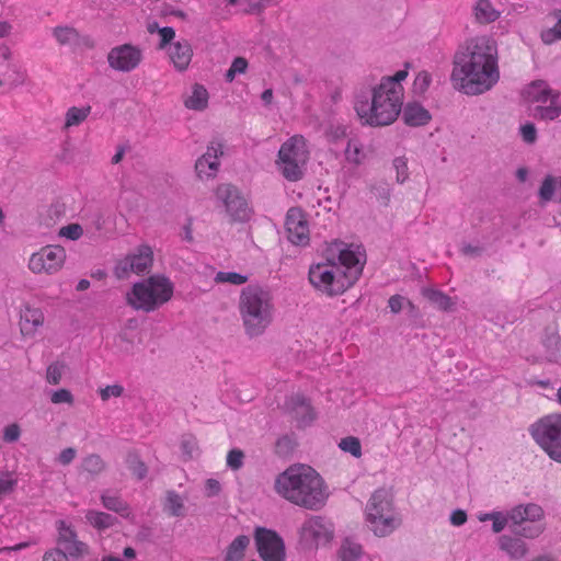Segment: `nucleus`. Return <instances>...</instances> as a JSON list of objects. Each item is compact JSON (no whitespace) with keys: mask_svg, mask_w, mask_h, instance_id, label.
<instances>
[{"mask_svg":"<svg viewBox=\"0 0 561 561\" xmlns=\"http://www.w3.org/2000/svg\"><path fill=\"white\" fill-rule=\"evenodd\" d=\"M98 393L103 402H107L113 398H121L125 393V388L121 383H113L99 388Z\"/></svg>","mask_w":561,"mask_h":561,"instance_id":"obj_46","label":"nucleus"},{"mask_svg":"<svg viewBox=\"0 0 561 561\" xmlns=\"http://www.w3.org/2000/svg\"><path fill=\"white\" fill-rule=\"evenodd\" d=\"M102 504L110 511L116 512L124 517H128L130 514L128 505L116 495H102Z\"/></svg>","mask_w":561,"mask_h":561,"instance_id":"obj_40","label":"nucleus"},{"mask_svg":"<svg viewBox=\"0 0 561 561\" xmlns=\"http://www.w3.org/2000/svg\"><path fill=\"white\" fill-rule=\"evenodd\" d=\"M297 440L294 435H283L279 437L275 445V451L279 455H287L295 451Z\"/></svg>","mask_w":561,"mask_h":561,"instance_id":"obj_48","label":"nucleus"},{"mask_svg":"<svg viewBox=\"0 0 561 561\" xmlns=\"http://www.w3.org/2000/svg\"><path fill=\"white\" fill-rule=\"evenodd\" d=\"M363 553L362 545L352 538H345L337 552L340 561H358Z\"/></svg>","mask_w":561,"mask_h":561,"instance_id":"obj_34","label":"nucleus"},{"mask_svg":"<svg viewBox=\"0 0 561 561\" xmlns=\"http://www.w3.org/2000/svg\"><path fill=\"white\" fill-rule=\"evenodd\" d=\"M215 195L225 207L227 216L234 221H245L251 216V208L247 198L231 184H220Z\"/></svg>","mask_w":561,"mask_h":561,"instance_id":"obj_11","label":"nucleus"},{"mask_svg":"<svg viewBox=\"0 0 561 561\" xmlns=\"http://www.w3.org/2000/svg\"><path fill=\"white\" fill-rule=\"evenodd\" d=\"M274 491L296 506L318 511L329 497V489L321 474L311 466L295 463L276 476Z\"/></svg>","mask_w":561,"mask_h":561,"instance_id":"obj_4","label":"nucleus"},{"mask_svg":"<svg viewBox=\"0 0 561 561\" xmlns=\"http://www.w3.org/2000/svg\"><path fill=\"white\" fill-rule=\"evenodd\" d=\"M286 231L291 243L305 245L309 242V222L302 209L293 207L287 211Z\"/></svg>","mask_w":561,"mask_h":561,"instance_id":"obj_15","label":"nucleus"},{"mask_svg":"<svg viewBox=\"0 0 561 561\" xmlns=\"http://www.w3.org/2000/svg\"><path fill=\"white\" fill-rule=\"evenodd\" d=\"M183 104L187 110L203 112L209 104V92L201 83L192 84L183 94Z\"/></svg>","mask_w":561,"mask_h":561,"instance_id":"obj_24","label":"nucleus"},{"mask_svg":"<svg viewBox=\"0 0 561 561\" xmlns=\"http://www.w3.org/2000/svg\"><path fill=\"white\" fill-rule=\"evenodd\" d=\"M365 263L362 245L333 241L324 249L321 260L310 264L308 280L323 296H341L359 279Z\"/></svg>","mask_w":561,"mask_h":561,"instance_id":"obj_2","label":"nucleus"},{"mask_svg":"<svg viewBox=\"0 0 561 561\" xmlns=\"http://www.w3.org/2000/svg\"><path fill=\"white\" fill-rule=\"evenodd\" d=\"M422 294L442 310H450L454 306L453 300L448 296L434 288H423Z\"/></svg>","mask_w":561,"mask_h":561,"instance_id":"obj_38","label":"nucleus"},{"mask_svg":"<svg viewBox=\"0 0 561 561\" xmlns=\"http://www.w3.org/2000/svg\"><path fill=\"white\" fill-rule=\"evenodd\" d=\"M393 168L396 170V180L404 183L409 178L408 160L405 157H397L393 159Z\"/></svg>","mask_w":561,"mask_h":561,"instance_id":"obj_51","label":"nucleus"},{"mask_svg":"<svg viewBox=\"0 0 561 561\" xmlns=\"http://www.w3.org/2000/svg\"><path fill=\"white\" fill-rule=\"evenodd\" d=\"M128 468L137 479H142L147 473V468L139 458H133L128 463Z\"/></svg>","mask_w":561,"mask_h":561,"instance_id":"obj_57","label":"nucleus"},{"mask_svg":"<svg viewBox=\"0 0 561 561\" xmlns=\"http://www.w3.org/2000/svg\"><path fill=\"white\" fill-rule=\"evenodd\" d=\"M42 561H69L66 552L60 549H53L47 551Z\"/></svg>","mask_w":561,"mask_h":561,"instance_id":"obj_59","label":"nucleus"},{"mask_svg":"<svg viewBox=\"0 0 561 561\" xmlns=\"http://www.w3.org/2000/svg\"><path fill=\"white\" fill-rule=\"evenodd\" d=\"M83 233V229L78 224H71L60 228L59 236L69 240H78Z\"/></svg>","mask_w":561,"mask_h":561,"instance_id":"obj_54","label":"nucleus"},{"mask_svg":"<svg viewBox=\"0 0 561 561\" xmlns=\"http://www.w3.org/2000/svg\"><path fill=\"white\" fill-rule=\"evenodd\" d=\"M500 547L512 558L519 559L527 553V547L522 539L502 536L500 538Z\"/></svg>","mask_w":561,"mask_h":561,"instance_id":"obj_35","label":"nucleus"},{"mask_svg":"<svg viewBox=\"0 0 561 561\" xmlns=\"http://www.w3.org/2000/svg\"><path fill=\"white\" fill-rule=\"evenodd\" d=\"M543 511L539 505L528 504L526 506L519 505L514 507L510 513V518L514 524H524L526 522H536L541 519Z\"/></svg>","mask_w":561,"mask_h":561,"instance_id":"obj_29","label":"nucleus"},{"mask_svg":"<svg viewBox=\"0 0 561 561\" xmlns=\"http://www.w3.org/2000/svg\"><path fill=\"white\" fill-rule=\"evenodd\" d=\"M44 323L45 314L39 307L30 304L21 307L19 327L23 336H34Z\"/></svg>","mask_w":561,"mask_h":561,"instance_id":"obj_19","label":"nucleus"},{"mask_svg":"<svg viewBox=\"0 0 561 561\" xmlns=\"http://www.w3.org/2000/svg\"><path fill=\"white\" fill-rule=\"evenodd\" d=\"M534 440L548 454L561 456V414L551 413L529 426Z\"/></svg>","mask_w":561,"mask_h":561,"instance_id":"obj_8","label":"nucleus"},{"mask_svg":"<svg viewBox=\"0 0 561 561\" xmlns=\"http://www.w3.org/2000/svg\"><path fill=\"white\" fill-rule=\"evenodd\" d=\"M500 80L499 48L490 35H477L461 43L453 58L450 81L466 95L490 91Z\"/></svg>","mask_w":561,"mask_h":561,"instance_id":"obj_1","label":"nucleus"},{"mask_svg":"<svg viewBox=\"0 0 561 561\" xmlns=\"http://www.w3.org/2000/svg\"><path fill=\"white\" fill-rule=\"evenodd\" d=\"M286 410L299 426H307L316 419L310 403L302 396H294L286 402Z\"/></svg>","mask_w":561,"mask_h":561,"instance_id":"obj_20","label":"nucleus"},{"mask_svg":"<svg viewBox=\"0 0 561 561\" xmlns=\"http://www.w3.org/2000/svg\"><path fill=\"white\" fill-rule=\"evenodd\" d=\"M174 285L170 278L156 274L133 285L127 304L137 311L151 312L171 300Z\"/></svg>","mask_w":561,"mask_h":561,"instance_id":"obj_6","label":"nucleus"},{"mask_svg":"<svg viewBox=\"0 0 561 561\" xmlns=\"http://www.w3.org/2000/svg\"><path fill=\"white\" fill-rule=\"evenodd\" d=\"M248 69V61L243 57H237L233 59L230 68L228 69L226 73V80L228 82H231L234 80L236 76L242 75Z\"/></svg>","mask_w":561,"mask_h":561,"instance_id":"obj_50","label":"nucleus"},{"mask_svg":"<svg viewBox=\"0 0 561 561\" xmlns=\"http://www.w3.org/2000/svg\"><path fill=\"white\" fill-rule=\"evenodd\" d=\"M248 276L236 272H218L215 276L216 283H229L232 285H242L247 283Z\"/></svg>","mask_w":561,"mask_h":561,"instance_id":"obj_49","label":"nucleus"},{"mask_svg":"<svg viewBox=\"0 0 561 561\" xmlns=\"http://www.w3.org/2000/svg\"><path fill=\"white\" fill-rule=\"evenodd\" d=\"M401 113L403 122L412 127L425 126L432 119L430 111L416 101L402 105Z\"/></svg>","mask_w":561,"mask_h":561,"instance_id":"obj_25","label":"nucleus"},{"mask_svg":"<svg viewBox=\"0 0 561 561\" xmlns=\"http://www.w3.org/2000/svg\"><path fill=\"white\" fill-rule=\"evenodd\" d=\"M180 448L184 455H192L198 450L196 438L191 434H185L180 439Z\"/></svg>","mask_w":561,"mask_h":561,"instance_id":"obj_53","label":"nucleus"},{"mask_svg":"<svg viewBox=\"0 0 561 561\" xmlns=\"http://www.w3.org/2000/svg\"><path fill=\"white\" fill-rule=\"evenodd\" d=\"M250 543V538L245 535L236 537L227 547L224 557L225 561H242L245 550Z\"/></svg>","mask_w":561,"mask_h":561,"instance_id":"obj_32","label":"nucleus"},{"mask_svg":"<svg viewBox=\"0 0 561 561\" xmlns=\"http://www.w3.org/2000/svg\"><path fill=\"white\" fill-rule=\"evenodd\" d=\"M561 358V340L557 332H547L541 341L538 359L547 363H559Z\"/></svg>","mask_w":561,"mask_h":561,"instance_id":"obj_26","label":"nucleus"},{"mask_svg":"<svg viewBox=\"0 0 561 561\" xmlns=\"http://www.w3.org/2000/svg\"><path fill=\"white\" fill-rule=\"evenodd\" d=\"M339 448L341 451L345 454H350L351 456H360L362 455V445L357 437L347 436L342 438L339 442Z\"/></svg>","mask_w":561,"mask_h":561,"instance_id":"obj_45","label":"nucleus"},{"mask_svg":"<svg viewBox=\"0 0 561 561\" xmlns=\"http://www.w3.org/2000/svg\"><path fill=\"white\" fill-rule=\"evenodd\" d=\"M472 15L479 24H491L501 16V11L495 8L491 0H476L472 5Z\"/></svg>","mask_w":561,"mask_h":561,"instance_id":"obj_27","label":"nucleus"},{"mask_svg":"<svg viewBox=\"0 0 561 561\" xmlns=\"http://www.w3.org/2000/svg\"><path fill=\"white\" fill-rule=\"evenodd\" d=\"M366 520L368 527L378 537L390 535L401 523L398 516L379 515L375 504H367Z\"/></svg>","mask_w":561,"mask_h":561,"instance_id":"obj_18","label":"nucleus"},{"mask_svg":"<svg viewBox=\"0 0 561 561\" xmlns=\"http://www.w3.org/2000/svg\"><path fill=\"white\" fill-rule=\"evenodd\" d=\"M405 301V298L400 295H394L389 298V308L393 313H398L401 311L403 304Z\"/></svg>","mask_w":561,"mask_h":561,"instance_id":"obj_61","label":"nucleus"},{"mask_svg":"<svg viewBox=\"0 0 561 561\" xmlns=\"http://www.w3.org/2000/svg\"><path fill=\"white\" fill-rule=\"evenodd\" d=\"M533 115L542 121H554L561 116V93L554 91L547 103L533 108Z\"/></svg>","mask_w":561,"mask_h":561,"instance_id":"obj_28","label":"nucleus"},{"mask_svg":"<svg viewBox=\"0 0 561 561\" xmlns=\"http://www.w3.org/2000/svg\"><path fill=\"white\" fill-rule=\"evenodd\" d=\"M530 523H531V526H524L523 527L522 534L525 537L535 538V537L539 536L543 531V525L540 522V519L536 520V522H530Z\"/></svg>","mask_w":561,"mask_h":561,"instance_id":"obj_58","label":"nucleus"},{"mask_svg":"<svg viewBox=\"0 0 561 561\" xmlns=\"http://www.w3.org/2000/svg\"><path fill=\"white\" fill-rule=\"evenodd\" d=\"M144 59L142 50L131 44L113 47L107 54L108 66L119 72H130L138 68Z\"/></svg>","mask_w":561,"mask_h":561,"instance_id":"obj_13","label":"nucleus"},{"mask_svg":"<svg viewBox=\"0 0 561 561\" xmlns=\"http://www.w3.org/2000/svg\"><path fill=\"white\" fill-rule=\"evenodd\" d=\"M433 78L431 72L427 70H420L415 73L411 85V92L413 95H423L427 92L432 84Z\"/></svg>","mask_w":561,"mask_h":561,"instance_id":"obj_37","label":"nucleus"},{"mask_svg":"<svg viewBox=\"0 0 561 561\" xmlns=\"http://www.w3.org/2000/svg\"><path fill=\"white\" fill-rule=\"evenodd\" d=\"M410 64L391 76H385L371 88L369 94L355 95L353 107L364 126L385 127L393 124L399 117L403 99V82L409 76Z\"/></svg>","mask_w":561,"mask_h":561,"instance_id":"obj_3","label":"nucleus"},{"mask_svg":"<svg viewBox=\"0 0 561 561\" xmlns=\"http://www.w3.org/2000/svg\"><path fill=\"white\" fill-rule=\"evenodd\" d=\"M254 540L263 561H285V543L276 531L257 527Z\"/></svg>","mask_w":561,"mask_h":561,"instance_id":"obj_12","label":"nucleus"},{"mask_svg":"<svg viewBox=\"0 0 561 561\" xmlns=\"http://www.w3.org/2000/svg\"><path fill=\"white\" fill-rule=\"evenodd\" d=\"M520 135L525 142L534 144L537 139V130L533 123H526L520 126Z\"/></svg>","mask_w":561,"mask_h":561,"instance_id":"obj_56","label":"nucleus"},{"mask_svg":"<svg viewBox=\"0 0 561 561\" xmlns=\"http://www.w3.org/2000/svg\"><path fill=\"white\" fill-rule=\"evenodd\" d=\"M153 252L149 245H140L136 251L121 260L115 266V275L119 278L129 273L141 274L148 271L152 264Z\"/></svg>","mask_w":561,"mask_h":561,"instance_id":"obj_14","label":"nucleus"},{"mask_svg":"<svg viewBox=\"0 0 561 561\" xmlns=\"http://www.w3.org/2000/svg\"><path fill=\"white\" fill-rule=\"evenodd\" d=\"M221 154L222 150L220 145L207 147L205 153L198 158L195 163V170L201 180H210L216 176L219 171Z\"/></svg>","mask_w":561,"mask_h":561,"instance_id":"obj_17","label":"nucleus"},{"mask_svg":"<svg viewBox=\"0 0 561 561\" xmlns=\"http://www.w3.org/2000/svg\"><path fill=\"white\" fill-rule=\"evenodd\" d=\"M85 518L91 526L99 530L107 529L116 523V518L114 516L93 510L87 512Z\"/></svg>","mask_w":561,"mask_h":561,"instance_id":"obj_36","label":"nucleus"},{"mask_svg":"<svg viewBox=\"0 0 561 561\" xmlns=\"http://www.w3.org/2000/svg\"><path fill=\"white\" fill-rule=\"evenodd\" d=\"M66 259L67 253L62 247L49 244L31 254L27 267L36 275H55L62 270Z\"/></svg>","mask_w":561,"mask_h":561,"instance_id":"obj_10","label":"nucleus"},{"mask_svg":"<svg viewBox=\"0 0 561 561\" xmlns=\"http://www.w3.org/2000/svg\"><path fill=\"white\" fill-rule=\"evenodd\" d=\"M56 528L58 531L57 542L64 548V552H66V554L68 553L72 557H82L88 554V546L78 540L77 533L71 525L65 520H58L56 523Z\"/></svg>","mask_w":561,"mask_h":561,"instance_id":"obj_16","label":"nucleus"},{"mask_svg":"<svg viewBox=\"0 0 561 561\" xmlns=\"http://www.w3.org/2000/svg\"><path fill=\"white\" fill-rule=\"evenodd\" d=\"M164 510L172 516L183 515L184 504L182 499L174 492H169L165 499Z\"/></svg>","mask_w":561,"mask_h":561,"instance_id":"obj_44","label":"nucleus"},{"mask_svg":"<svg viewBox=\"0 0 561 561\" xmlns=\"http://www.w3.org/2000/svg\"><path fill=\"white\" fill-rule=\"evenodd\" d=\"M158 34L160 36L159 48L167 50L168 46L174 43V28L169 26L160 27L158 28Z\"/></svg>","mask_w":561,"mask_h":561,"instance_id":"obj_52","label":"nucleus"},{"mask_svg":"<svg viewBox=\"0 0 561 561\" xmlns=\"http://www.w3.org/2000/svg\"><path fill=\"white\" fill-rule=\"evenodd\" d=\"M554 91L546 81L536 80L524 88L523 98L533 110L546 104Z\"/></svg>","mask_w":561,"mask_h":561,"instance_id":"obj_22","label":"nucleus"},{"mask_svg":"<svg viewBox=\"0 0 561 561\" xmlns=\"http://www.w3.org/2000/svg\"><path fill=\"white\" fill-rule=\"evenodd\" d=\"M368 504H375L379 515L397 516L392 506V496L387 490H377L370 497Z\"/></svg>","mask_w":561,"mask_h":561,"instance_id":"obj_33","label":"nucleus"},{"mask_svg":"<svg viewBox=\"0 0 561 561\" xmlns=\"http://www.w3.org/2000/svg\"><path fill=\"white\" fill-rule=\"evenodd\" d=\"M66 373V365L61 362H54L46 368L45 380L51 386H57L61 382Z\"/></svg>","mask_w":561,"mask_h":561,"instance_id":"obj_42","label":"nucleus"},{"mask_svg":"<svg viewBox=\"0 0 561 561\" xmlns=\"http://www.w3.org/2000/svg\"><path fill=\"white\" fill-rule=\"evenodd\" d=\"M345 159L347 162L359 165L366 160V152L357 140H350L345 149Z\"/></svg>","mask_w":561,"mask_h":561,"instance_id":"obj_39","label":"nucleus"},{"mask_svg":"<svg viewBox=\"0 0 561 561\" xmlns=\"http://www.w3.org/2000/svg\"><path fill=\"white\" fill-rule=\"evenodd\" d=\"M21 436V427L16 423L9 424L3 430V440L5 443H14Z\"/></svg>","mask_w":561,"mask_h":561,"instance_id":"obj_55","label":"nucleus"},{"mask_svg":"<svg viewBox=\"0 0 561 561\" xmlns=\"http://www.w3.org/2000/svg\"><path fill=\"white\" fill-rule=\"evenodd\" d=\"M49 400L53 404H66L72 407L75 404V396L71 390L67 388H57L49 391Z\"/></svg>","mask_w":561,"mask_h":561,"instance_id":"obj_43","label":"nucleus"},{"mask_svg":"<svg viewBox=\"0 0 561 561\" xmlns=\"http://www.w3.org/2000/svg\"><path fill=\"white\" fill-rule=\"evenodd\" d=\"M539 37L545 45L561 41V9H554L546 15Z\"/></svg>","mask_w":561,"mask_h":561,"instance_id":"obj_23","label":"nucleus"},{"mask_svg":"<svg viewBox=\"0 0 561 561\" xmlns=\"http://www.w3.org/2000/svg\"><path fill=\"white\" fill-rule=\"evenodd\" d=\"M165 53L178 71L186 70L193 57L192 46L186 39L175 41L168 46Z\"/></svg>","mask_w":561,"mask_h":561,"instance_id":"obj_21","label":"nucleus"},{"mask_svg":"<svg viewBox=\"0 0 561 561\" xmlns=\"http://www.w3.org/2000/svg\"><path fill=\"white\" fill-rule=\"evenodd\" d=\"M100 458L89 457L85 459L84 467L88 471L98 472L102 469V463L99 461Z\"/></svg>","mask_w":561,"mask_h":561,"instance_id":"obj_64","label":"nucleus"},{"mask_svg":"<svg viewBox=\"0 0 561 561\" xmlns=\"http://www.w3.org/2000/svg\"><path fill=\"white\" fill-rule=\"evenodd\" d=\"M18 484V479L12 472L0 473V501L12 493Z\"/></svg>","mask_w":561,"mask_h":561,"instance_id":"obj_47","label":"nucleus"},{"mask_svg":"<svg viewBox=\"0 0 561 561\" xmlns=\"http://www.w3.org/2000/svg\"><path fill=\"white\" fill-rule=\"evenodd\" d=\"M486 516H491L493 520V531L500 533L504 529L506 525V518L503 517L500 513L486 514Z\"/></svg>","mask_w":561,"mask_h":561,"instance_id":"obj_60","label":"nucleus"},{"mask_svg":"<svg viewBox=\"0 0 561 561\" xmlns=\"http://www.w3.org/2000/svg\"><path fill=\"white\" fill-rule=\"evenodd\" d=\"M205 489H206V494L207 496H214L216 494L219 493L220 491V484L217 480L215 479H208L206 481V485H205Z\"/></svg>","mask_w":561,"mask_h":561,"instance_id":"obj_63","label":"nucleus"},{"mask_svg":"<svg viewBox=\"0 0 561 561\" xmlns=\"http://www.w3.org/2000/svg\"><path fill=\"white\" fill-rule=\"evenodd\" d=\"M53 36L60 45H72L78 41V32L69 26H57L53 30Z\"/></svg>","mask_w":561,"mask_h":561,"instance_id":"obj_41","label":"nucleus"},{"mask_svg":"<svg viewBox=\"0 0 561 561\" xmlns=\"http://www.w3.org/2000/svg\"><path fill=\"white\" fill-rule=\"evenodd\" d=\"M238 310L244 333L251 339L266 332L274 321L276 311L271 291L254 285L242 289Z\"/></svg>","mask_w":561,"mask_h":561,"instance_id":"obj_5","label":"nucleus"},{"mask_svg":"<svg viewBox=\"0 0 561 561\" xmlns=\"http://www.w3.org/2000/svg\"><path fill=\"white\" fill-rule=\"evenodd\" d=\"M309 156L306 138L301 135H294L280 145L275 165L287 181L297 182L305 174Z\"/></svg>","mask_w":561,"mask_h":561,"instance_id":"obj_7","label":"nucleus"},{"mask_svg":"<svg viewBox=\"0 0 561 561\" xmlns=\"http://www.w3.org/2000/svg\"><path fill=\"white\" fill-rule=\"evenodd\" d=\"M91 106H71L65 113V121L62 125L64 130H69L73 127L81 125L90 115Z\"/></svg>","mask_w":561,"mask_h":561,"instance_id":"obj_31","label":"nucleus"},{"mask_svg":"<svg viewBox=\"0 0 561 561\" xmlns=\"http://www.w3.org/2000/svg\"><path fill=\"white\" fill-rule=\"evenodd\" d=\"M542 202L557 201L561 203V176L548 175L539 190Z\"/></svg>","mask_w":561,"mask_h":561,"instance_id":"obj_30","label":"nucleus"},{"mask_svg":"<svg viewBox=\"0 0 561 561\" xmlns=\"http://www.w3.org/2000/svg\"><path fill=\"white\" fill-rule=\"evenodd\" d=\"M467 522V514L462 510H456L450 516V523L454 526H461Z\"/></svg>","mask_w":561,"mask_h":561,"instance_id":"obj_62","label":"nucleus"},{"mask_svg":"<svg viewBox=\"0 0 561 561\" xmlns=\"http://www.w3.org/2000/svg\"><path fill=\"white\" fill-rule=\"evenodd\" d=\"M334 525L323 516L313 515L304 520L299 528V541L308 549L328 546L334 538Z\"/></svg>","mask_w":561,"mask_h":561,"instance_id":"obj_9","label":"nucleus"}]
</instances>
